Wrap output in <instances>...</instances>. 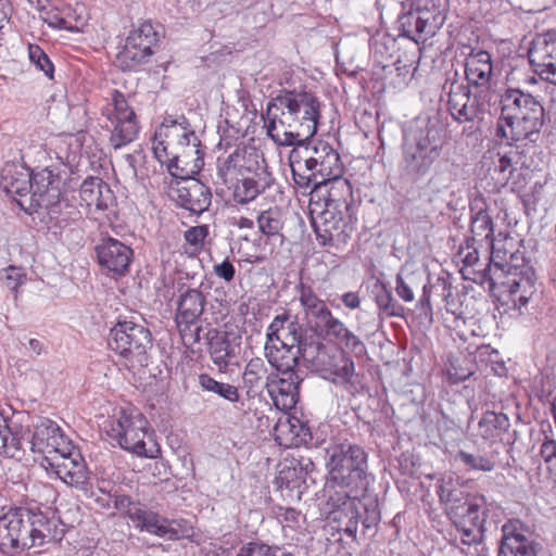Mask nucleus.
<instances>
[{
  "label": "nucleus",
  "instance_id": "4468645a",
  "mask_svg": "<svg viewBox=\"0 0 556 556\" xmlns=\"http://www.w3.org/2000/svg\"><path fill=\"white\" fill-rule=\"evenodd\" d=\"M356 220L355 212L325 207L312 223L321 245L341 249L352 238Z\"/></svg>",
  "mask_w": 556,
  "mask_h": 556
},
{
  "label": "nucleus",
  "instance_id": "09e8293b",
  "mask_svg": "<svg viewBox=\"0 0 556 556\" xmlns=\"http://www.w3.org/2000/svg\"><path fill=\"white\" fill-rule=\"evenodd\" d=\"M498 556H521V522L508 520L502 527Z\"/></svg>",
  "mask_w": 556,
  "mask_h": 556
},
{
  "label": "nucleus",
  "instance_id": "f8f14e48",
  "mask_svg": "<svg viewBox=\"0 0 556 556\" xmlns=\"http://www.w3.org/2000/svg\"><path fill=\"white\" fill-rule=\"evenodd\" d=\"M159 41V33L153 25L150 22L141 23L129 33L123 49L116 54V66L123 72L138 71L149 62Z\"/></svg>",
  "mask_w": 556,
  "mask_h": 556
},
{
  "label": "nucleus",
  "instance_id": "680f3d73",
  "mask_svg": "<svg viewBox=\"0 0 556 556\" xmlns=\"http://www.w3.org/2000/svg\"><path fill=\"white\" fill-rule=\"evenodd\" d=\"M113 508L132 522L134 511L140 509L142 503L134 501L129 495L121 493L117 490L113 492Z\"/></svg>",
  "mask_w": 556,
  "mask_h": 556
},
{
  "label": "nucleus",
  "instance_id": "0e129e2a",
  "mask_svg": "<svg viewBox=\"0 0 556 556\" xmlns=\"http://www.w3.org/2000/svg\"><path fill=\"white\" fill-rule=\"evenodd\" d=\"M224 124L226 125L225 127L222 125L218 126L220 136L217 143V149L223 150L222 153H229L238 146L237 141L242 138V135L240 134L239 129L230 126L227 119L224 121Z\"/></svg>",
  "mask_w": 556,
  "mask_h": 556
},
{
  "label": "nucleus",
  "instance_id": "e433bc0d",
  "mask_svg": "<svg viewBox=\"0 0 556 556\" xmlns=\"http://www.w3.org/2000/svg\"><path fill=\"white\" fill-rule=\"evenodd\" d=\"M275 181L269 170L258 172L257 174L239 176L229 181L232 188V197L238 204H247L255 200L261 193L269 189Z\"/></svg>",
  "mask_w": 556,
  "mask_h": 556
},
{
  "label": "nucleus",
  "instance_id": "338daca9",
  "mask_svg": "<svg viewBox=\"0 0 556 556\" xmlns=\"http://www.w3.org/2000/svg\"><path fill=\"white\" fill-rule=\"evenodd\" d=\"M42 20L49 27L53 29L68 31L77 30V27L74 26L73 23L56 8H52L46 11Z\"/></svg>",
  "mask_w": 556,
  "mask_h": 556
},
{
  "label": "nucleus",
  "instance_id": "c03bdc74",
  "mask_svg": "<svg viewBox=\"0 0 556 556\" xmlns=\"http://www.w3.org/2000/svg\"><path fill=\"white\" fill-rule=\"evenodd\" d=\"M39 215L48 217L49 223L54 226H66L80 217L77 206L66 197V192L62 191L58 199H54Z\"/></svg>",
  "mask_w": 556,
  "mask_h": 556
},
{
  "label": "nucleus",
  "instance_id": "72a5a7b5",
  "mask_svg": "<svg viewBox=\"0 0 556 556\" xmlns=\"http://www.w3.org/2000/svg\"><path fill=\"white\" fill-rule=\"evenodd\" d=\"M315 340L316 337L311 336L309 343H302L300 345L288 344L287 346L285 344L279 346V344L265 343V356L268 363L278 371L290 372V370H294L300 363H303L305 366L304 353H306V349L314 346Z\"/></svg>",
  "mask_w": 556,
  "mask_h": 556
},
{
  "label": "nucleus",
  "instance_id": "603ef678",
  "mask_svg": "<svg viewBox=\"0 0 556 556\" xmlns=\"http://www.w3.org/2000/svg\"><path fill=\"white\" fill-rule=\"evenodd\" d=\"M470 232L471 237L467 239L472 242L485 240L488 243H491V240L494 239L493 220L484 206H479L471 216Z\"/></svg>",
  "mask_w": 556,
  "mask_h": 556
},
{
  "label": "nucleus",
  "instance_id": "c756f323",
  "mask_svg": "<svg viewBox=\"0 0 556 556\" xmlns=\"http://www.w3.org/2000/svg\"><path fill=\"white\" fill-rule=\"evenodd\" d=\"M311 336L303 329L296 317L285 312L277 315L270 323L266 333V343L279 344V346H282V344L286 346L288 344L300 345L309 343Z\"/></svg>",
  "mask_w": 556,
  "mask_h": 556
},
{
  "label": "nucleus",
  "instance_id": "ddd939ff",
  "mask_svg": "<svg viewBox=\"0 0 556 556\" xmlns=\"http://www.w3.org/2000/svg\"><path fill=\"white\" fill-rule=\"evenodd\" d=\"M217 176L229 184L239 176L268 170L264 154L255 146L240 142L229 153H220L216 159Z\"/></svg>",
  "mask_w": 556,
  "mask_h": 556
},
{
  "label": "nucleus",
  "instance_id": "de8ad7c7",
  "mask_svg": "<svg viewBox=\"0 0 556 556\" xmlns=\"http://www.w3.org/2000/svg\"><path fill=\"white\" fill-rule=\"evenodd\" d=\"M167 518L159 513L148 509L144 504L134 511L132 523L141 532H148L152 535L163 539Z\"/></svg>",
  "mask_w": 556,
  "mask_h": 556
},
{
  "label": "nucleus",
  "instance_id": "412c9836",
  "mask_svg": "<svg viewBox=\"0 0 556 556\" xmlns=\"http://www.w3.org/2000/svg\"><path fill=\"white\" fill-rule=\"evenodd\" d=\"M204 339L211 361L219 371L225 372L240 354L241 334L236 331L208 328Z\"/></svg>",
  "mask_w": 556,
  "mask_h": 556
},
{
  "label": "nucleus",
  "instance_id": "ea45409f",
  "mask_svg": "<svg viewBox=\"0 0 556 556\" xmlns=\"http://www.w3.org/2000/svg\"><path fill=\"white\" fill-rule=\"evenodd\" d=\"M437 494L440 502L446 506L450 519H460L462 508L473 500L458 480L452 478L441 480L437 486Z\"/></svg>",
  "mask_w": 556,
  "mask_h": 556
},
{
  "label": "nucleus",
  "instance_id": "f704fd0d",
  "mask_svg": "<svg viewBox=\"0 0 556 556\" xmlns=\"http://www.w3.org/2000/svg\"><path fill=\"white\" fill-rule=\"evenodd\" d=\"M281 376L273 374L267 393L276 407L289 410L295 407L299 401L301 379L295 370L280 371Z\"/></svg>",
  "mask_w": 556,
  "mask_h": 556
},
{
  "label": "nucleus",
  "instance_id": "a211bd4d",
  "mask_svg": "<svg viewBox=\"0 0 556 556\" xmlns=\"http://www.w3.org/2000/svg\"><path fill=\"white\" fill-rule=\"evenodd\" d=\"M63 186V178L56 168L45 167L34 172L31 176V189L27 205L25 201L16 200V203L28 214H39L54 199L60 197Z\"/></svg>",
  "mask_w": 556,
  "mask_h": 556
},
{
  "label": "nucleus",
  "instance_id": "a878e982",
  "mask_svg": "<svg viewBox=\"0 0 556 556\" xmlns=\"http://www.w3.org/2000/svg\"><path fill=\"white\" fill-rule=\"evenodd\" d=\"M289 153V166L295 186L305 193L307 190L315 191L329 181L326 176H320L319 167L315 164L307 152L295 142L291 144Z\"/></svg>",
  "mask_w": 556,
  "mask_h": 556
},
{
  "label": "nucleus",
  "instance_id": "8fccbe9b",
  "mask_svg": "<svg viewBox=\"0 0 556 556\" xmlns=\"http://www.w3.org/2000/svg\"><path fill=\"white\" fill-rule=\"evenodd\" d=\"M544 109L531 94L523 93V137L530 138L543 126Z\"/></svg>",
  "mask_w": 556,
  "mask_h": 556
},
{
  "label": "nucleus",
  "instance_id": "6e6552de",
  "mask_svg": "<svg viewBox=\"0 0 556 556\" xmlns=\"http://www.w3.org/2000/svg\"><path fill=\"white\" fill-rule=\"evenodd\" d=\"M101 115L105 118L104 128L110 132L109 143L114 150L137 140L141 129L139 117L124 92L113 89Z\"/></svg>",
  "mask_w": 556,
  "mask_h": 556
},
{
  "label": "nucleus",
  "instance_id": "c9c22d12",
  "mask_svg": "<svg viewBox=\"0 0 556 556\" xmlns=\"http://www.w3.org/2000/svg\"><path fill=\"white\" fill-rule=\"evenodd\" d=\"M175 324L201 321L206 305V296L199 288H191L182 283L178 288L176 299Z\"/></svg>",
  "mask_w": 556,
  "mask_h": 556
},
{
  "label": "nucleus",
  "instance_id": "69168bd1",
  "mask_svg": "<svg viewBox=\"0 0 556 556\" xmlns=\"http://www.w3.org/2000/svg\"><path fill=\"white\" fill-rule=\"evenodd\" d=\"M416 71L417 66L414 61L397 59L394 62L395 78L393 84L399 87L407 86Z\"/></svg>",
  "mask_w": 556,
  "mask_h": 556
},
{
  "label": "nucleus",
  "instance_id": "f257e3e1",
  "mask_svg": "<svg viewBox=\"0 0 556 556\" xmlns=\"http://www.w3.org/2000/svg\"><path fill=\"white\" fill-rule=\"evenodd\" d=\"M326 481L324 492L331 507L336 530L350 542H356L358 525L375 529L381 520L378 495L370 492L375 478L368 471V454L348 440L331 442L325 448Z\"/></svg>",
  "mask_w": 556,
  "mask_h": 556
},
{
  "label": "nucleus",
  "instance_id": "39448f33",
  "mask_svg": "<svg viewBox=\"0 0 556 556\" xmlns=\"http://www.w3.org/2000/svg\"><path fill=\"white\" fill-rule=\"evenodd\" d=\"M448 0H405L397 16L399 36L425 43L444 25Z\"/></svg>",
  "mask_w": 556,
  "mask_h": 556
},
{
  "label": "nucleus",
  "instance_id": "79ce46f5",
  "mask_svg": "<svg viewBox=\"0 0 556 556\" xmlns=\"http://www.w3.org/2000/svg\"><path fill=\"white\" fill-rule=\"evenodd\" d=\"M342 176L343 175L329 177V181L324 185L329 186L326 207H334L340 211L356 213L357 205L354 199L352 185L349 179L343 178Z\"/></svg>",
  "mask_w": 556,
  "mask_h": 556
},
{
  "label": "nucleus",
  "instance_id": "2f4dec72",
  "mask_svg": "<svg viewBox=\"0 0 556 556\" xmlns=\"http://www.w3.org/2000/svg\"><path fill=\"white\" fill-rule=\"evenodd\" d=\"M315 470L316 466L309 457L301 456L299 459L285 460V463L280 464L275 483L280 490H298V495L300 496L303 493L301 490L302 485L306 484L307 479H311V475Z\"/></svg>",
  "mask_w": 556,
  "mask_h": 556
},
{
  "label": "nucleus",
  "instance_id": "f3484780",
  "mask_svg": "<svg viewBox=\"0 0 556 556\" xmlns=\"http://www.w3.org/2000/svg\"><path fill=\"white\" fill-rule=\"evenodd\" d=\"M187 134L192 135V126L184 114L164 116L153 140V154L161 165L178 159L179 139Z\"/></svg>",
  "mask_w": 556,
  "mask_h": 556
},
{
  "label": "nucleus",
  "instance_id": "864d4df0",
  "mask_svg": "<svg viewBox=\"0 0 556 556\" xmlns=\"http://www.w3.org/2000/svg\"><path fill=\"white\" fill-rule=\"evenodd\" d=\"M198 381L203 391L214 393L231 403H236L240 399L237 387L217 381L208 374H200Z\"/></svg>",
  "mask_w": 556,
  "mask_h": 556
},
{
  "label": "nucleus",
  "instance_id": "5701e85b",
  "mask_svg": "<svg viewBox=\"0 0 556 556\" xmlns=\"http://www.w3.org/2000/svg\"><path fill=\"white\" fill-rule=\"evenodd\" d=\"M174 178L177 180L175 187H172V197L180 207L195 215L208 210L212 202V192L208 186L193 178V175Z\"/></svg>",
  "mask_w": 556,
  "mask_h": 556
},
{
  "label": "nucleus",
  "instance_id": "2eb2a0df",
  "mask_svg": "<svg viewBox=\"0 0 556 556\" xmlns=\"http://www.w3.org/2000/svg\"><path fill=\"white\" fill-rule=\"evenodd\" d=\"M481 417L478 420V424L475 428V437L482 440L484 443L493 445L495 443L502 442L504 443L505 435L507 437V441L504 444V448L507 454L510 455L513 463L517 464V458L514 455V441H510V435L508 434V430L510 428V421L506 413H504V405L502 403L492 404H483Z\"/></svg>",
  "mask_w": 556,
  "mask_h": 556
},
{
  "label": "nucleus",
  "instance_id": "aec40b11",
  "mask_svg": "<svg viewBox=\"0 0 556 556\" xmlns=\"http://www.w3.org/2000/svg\"><path fill=\"white\" fill-rule=\"evenodd\" d=\"M29 508H11L0 517V551L16 555L29 549Z\"/></svg>",
  "mask_w": 556,
  "mask_h": 556
},
{
  "label": "nucleus",
  "instance_id": "c85d7f7f",
  "mask_svg": "<svg viewBox=\"0 0 556 556\" xmlns=\"http://www.w3.org/2000/svg\"><path fill=\"white\" fill-rule=\"evenodd\" d=\"M29 548L42 546L48 543H59L64 536L63 522L54 515L49 517L46 513L29 508Z\"/></svg>",
  "mask_w": 556,
  "mask_h": 556
},
{
  "label": "nucleus",
  "instance_id": "bf43d9fd",
  "mask_svg": "<svg viewBox=\"0 0 556 556\" xmlns=\"http://www.w3.org/2000/svg\"><path fill=\"white\" fill-rule=\"evenodd\" d=\"M295 293L303 308L304 316L308 315L315 307L325 303V301L316 294L313 287L302 280L295 286Z\"/></svg>",
  "mask_w": 556,
  "mask_h": 556
},
{
  "label": "nucleus",
  "instance_id": "423d86ee",
  "mask_svg": "<svg viewBox=\"0 0 556 556\" xmlns=\"http://www.w3.org/2000/svg\"><path fill=\"white\" fill-rule=\"evenodd\" d=\"M305 352L306 368L319 374L325 380L342 388L352 396L361 392V377L355 371L353 359L344 351L330 354L326 345L316 338L314 346H309Z\"/></svg>",
  "mask_w": 556,
  "mask_h": 556
},
{
  "label": "nucleus",
  "instance_id": "393cba45",
  "mask_svg": "<svg viewBox=\"0 0 556 556\" xmlns=\"http://www.w3.org/2000/svg\"><path fill=\"white\" fill-rule=\"evenodd\" d=\"M539 445H532L529 451L530 464L527 475L530 480L539 483L556 482V441L549 440L544 433H538Z\"/></svg>",
  "mask_w": 556,
  "mask_h": 556
},
{
  "label": "nucleus",
  "instance_id": "6e6d98bb",
  "mask_svg": "<svg viewBox=\"0 0 556 556\" xmlns=\"http://www.w3.org/2000/svg\"><path fill=\"white\" fill-rule=\"evenodd\" d=\"M194 534V528L189 520L167 518L163 539L170 541L187 539L192 541Z\"/></svg>",
  "mask_w": 556,
  "mask_h": 556
},
{
  "label": "nucleus",
  "instance_id": "052dcab7",
  "mask_svg": "<svg viewBox=\"0 0 556 556\" xmlns=\"http://www.w3.org/2000/svg\"><path fill=\"white\" fill-rule=\"evenodd\" d=\"M471 362L469 359H454L450 362L448 367L446 368V378L450 384H458L468 378H470L475 370L470 365Z\"/></svg>",
  "mask_w": 556,
  "mask_h": 556
},
{
  "label": "nucleus",
  "instance_id": "4c0bfd02",
  "mask_svg": "<svg viewBox=\"0 0 556 556\" xmlns=\"http://www.w3.org/2000/svg\"><path fill=\"white\" fill-rule=\"evenodd\" d=\"M465 79L475 89L488 88L493 75L492 56L486 50H475L467 54L464 63Z\"/></svg>",
  "mask_w": 556,
  "mask_h": 556
},
{
  "label": "nucleus",
  "instance_id": "a19ab883",
  "mask_svg": "<svg viewBox=\"0 0 556 556\" xmlns=\"http://www.w3.org/2000/svg\"><path fill=\"white\" fill-rule=\"evenodd\" d=\"M273 374L268 372V368L261 357L251 358L243 370L242 383L247 389L249 397L261 395L264 390H268Z\"/></svg>",
  "mask_w": 556,
  "mask_h": 556
},
{
  "label": "nucleus",
  "instance_id": "58836bf2",
  "mask_svg": "<svg viewBox=\"0 0 556 556\" xmlns=\"http://www.w3.org/2000/svg\"><path fill=\"white\" fill-rule=\"evenodd\" d=\"M527 55L534 73L535 70H551L556 64V31L536 35Z\"/></svg>",
  "mask_w": 556,
  "mask_h": 556
},
{
  "label": "nucleus",
  "instance_id": "473e14b6",
  "mask_svg": "<svg viewBox=\"0 0 556 556\" xmlns=\"http://www.w3.org/2000/svg\"><path fill=\"white\" fill-rule=\"evenodd\" d=\"M33 173L23 164L8 162L0 172V187L15 201L23 200L26 203L31 189Z\"/></svg>",
  "mask_w": 556,
  "mask_h": 556
},
{
  "label": "nucleus",
  "instance_id": "3c124183",
  "mask_svg": "<svg viewBox=\"0 0 556 556\" xmlns=\"http://www.w3.org/2000/svg\"><path fill=\"white\" fill-rule=\"evenodd\" d=\"M0 455L22 460L25 456L24 442L18 433L0 420Z\"/></svg>",
  "mask_w": 556,
  "mask_h": 556
},
{
  "label": "nucleus",
  "instance_id": "b1692460",
  "mask_svg": "<svg viewBox=\"0 0 556 556\" xmlns=\"http://www.w3.org/2000/svg\"><path fill=\"white\" fill-rule=\"evenodd\" d=\"M177 160H169L165 166L173 177H186L198 174L204 165V152L201 141L192 128V135L187 134L179 139Z\"/></svg>",
  "mask_w": 556,
  "mask_h": 556
},
{
  "label": "nucleus",
  "instance_id": "cd10ccee",
  "mask_svg": "<svg viewBox=\"0 0 556 556\" xmlns=\"http://www.w3.org/2000/svg\"><path fill=\"white\" fill-rule=\"evenodd\" d=\"M29 443L34 453L54 456L60 452H64V448H67L72 442L64 435L55 421L42 417L34 425V432Z\"/></svg>",
  "mask_w": 556,
  "mask_h": 556
},
{
  "label": "nucleus",
  "instance_id": "9d476101",
  "mask_svg": "<svg viewBox=\"0 0 556 556\" xmlns=\"http://www.w3.org/2000/svg\"><path fill=\"white\" fill-rule=\"evenodd\" d=\"M490 247L494 276L496 279L506 278L501 281V286L504 289L503 293L511 298L519 291L521 282V269L518 263L521 258L519 256L521 239L500 232L491 240Z\"/></svg>",
  "mask_w": 556,
  "mask_h": 556
},
{
  "label": "nucleus",
  "instance_id": "37998d69",
  "mask_svg": "<svg viewBox=\"0 0 556 556\" xmlns=\"http://www.w3.org/2000/svg\"><path fill=\"white\" fill-rule=\"evenodd\" d=\"M256 225L261 235L265 237L266 243L277 240L280 243L283 242L285 214L279 206L275 205L261 211L256 216Z\"/></svg>",
  "mask_w": 556,
  "mask_h": 556
},
{
  "label": "nucleus",
  "instance_id": "dca6fc26",
  "mask_svg": "<svg viewBox=\"0 0 556 556\" xmlns=\"http://www.w3.org/2000/svg\"><path fill=\"white\" fill-rule=\"evenodd\" d=\"M42 467L54 473L65 484L78 489H85L89 480V471L80 452L70 443L64 452L54 456H45Z\"/></svg>",
  "mask_w": 556,
  "mask_h": 556
},
{
  "label": "nucleus",
  "instance_id": "7ed1b4c3",
  "mask_svg": "<svg viewBox=\"0 0 556 556\" xmlns=\"http://www.w3.org/2000/svg\"><path fill=\"white\" fill-rule=\"evenodd\" d=\"M448 140L447 130L438 113H422L415 117L402 144V165L415 179L427 175L440 159Z\"/></svg>",
  "mask_w": 556,
  "mask_h": 556
},
{
  "label": "nucleus",
  "instance_id": "0eeeda50",
  "mask_svg": "<svg viewBox=\"0 0 556 556\" xmlns=\"http://www.w3.org/2000/svg\"><path fill=\"white\" fill-rule=\"evenodd\" d=\"M109 348L128 369L148 366V350L152 348L149 328L132 320L118 321L110 331Z\"/></svg>",
  "mask_w": 556,
  "mask_h": 556
},
{
  "label": "nucleus",
  "instance_id": "4d7b16f0",
  "mask_svg": "<svg viewBox=\"0 0 556 556\" xmlns=\"http://www.w3.org/2000/svg\"><path fill=\"white\" fill-rule=\"evenodd\" d=\"M29 62L50 80L54 79V65L45 50L37 43H28Z\"/></svg>",
  "mask_w": 556,
  "mask_h": 556
},
{
  "label": "nucleus",
  "instance_id": "1a4fd4ad",
  "mask_svg": "<svg viewBox=\"0 0 556 556\" xmlns=\"http://www.w3.org/2000/svg\"><path fill=\"white\" fill-rule=\"evenodd\" d=\"M108 437L121 448L137 456L153 458L146 447V438L150 435L148 419L136 408L121 409L105 426Z\"/></svg>",
  "mask_w": 556,
  "mask_h": 556
},
{
  "label": "nucleus",
  "instance_id": "f03ea898",
  "mask_svg": "<svg viewBox=\"0 0 556 556\" xmlns=\"http://www.w3.org/2000/svg\"><path fill=\"white\" fill-rule=\"evenodd\" d=\"M321 106L319 98L306 88H282L267 102L263 115L267 136L277 146H291L314 137Z\"/></svg>",
  "mask_w": 556,
  "mask_h": 556
},
{
  "label": "nucleus",
  "instance_id": "a18cd8bd",
  "mask_svg": "<svg viewBox=\"0 0 556 556\" xmlns=\"http://www.w3.org/2000/svg\"><path fill=\"white\" fill-rule=\"evenodd\" d=\"M371 292L380 319L405 316L404 306L394 299L391 289L386 283L377 281Z\"/></svg>",
  "mask_w": 556,
  "mask_h": 556
},
{
  "label": "nucleus",
  "instance_id": "4be33fe9",
  "mask_svg": "<svg viewBox=\"0 0 556 556\" xmlns=\"http://www.w3.org/2000/svg\"><path fill=\"white\" fill-rule=\"evenodd\" d=\"M94 252L101 268L113 278L124 276L134 257L129 245L108 235H101Z\"/></svg>",
  "mask_w": 556,
  "mask_h": 556
},
{
  "label": "nucleus",
  "instance_id": "9b49d317",
  "mask_svg": "<svg viewBox=\"0 0 556 556\" xmlns=\"http://www.w3.org/2000/svg\"><path fill=\"white\" fill-rule=\"evenodd\" d=\"M471 88L468 83L459 80L457 71L447 75L442 86L447 111L457 123L472 122L485 111L482 91L472 94Z\"/></svg>",
  "mask_w": 556,
  "mask_h": 556
},
{
  "label": "nucleus",
  "instance_id": "49530a36",
  "mask_svg": "<svg viewBox=\"0 0 556 556\" xmlns=\"http://www.w3.org/2000/svg\"><path fill=\"white\" fill-rule=\"evenodd\" d=\"M323 338L334 340L356 357H363L366 354L365 343L341 319L333 323L332 327Z\"/></svg>",
  "mask_w": 556,
  "mask_h": 556
},
{
  "label": "nucleus",
  "instance_id": "6ab92c4d",
  "mask_svg": "<svg viewBox=\"0 0 556 556\" xmlns=\"http://www.w3.org/2000/svg\"><path fill=\"white\" fill-rule=\"evenodd\" d=\"M80 206L94 219L116 217V198L110 186L100 177L88 176L79 188Z\"/></svg>",
  "mask_w": 556,
  "mask_h": 556
},
{
  "label": "nucleus",
  "instance_id": "bb28decb",
  "mask_svg": "<svg viewBox=\"0 0 556 556\" xmlns=\"http://www.w3.org/2000/svg\"><path fill=\"white\" fill-rule=\"evenodd\" d=\"M462 518H451L456 531L460 534V541L465 545L480 543L484 533L486 508L483 497L473 498L462 508Z\"/></svg>",
  "mask_w": 556,
  "mask_h": 556
},
{
  "label": "nucleus",
  "instance_id": "13d9d810",
  "mask_svg": "<svg viewBox=\"0 0 556 556\" xmlns=\"http://www.w3.org/2000/svg\"><path fill=\"white\" fill-rule=\"evenodd\" d=\"M456 460L464 464L468 469L492 471L495 468L494 455H475L465 451H459Z\"/></svg>",
  "mask_w": 556,
  "mask_h": 556
},
{
  "label": "nucleus",
  "instance_id": "7c9ffc66",
  "mask_svg": "<svg viewBox=\"0 0 556 556\" xmlns=\"http://www.w3.org/2000/svg\"><path fill=\"white\" fill-rule=\"evenodd\" d=\"M299 144L313 161L315 160V164L319 167L320 176L329 178L343 175L344 165L340 154L330 143L312 137L307 140H301Z\"/></svg>",
  "mask_w": 556,
  "mask_h": 556
},
{
  "label": "nucleus",
  "instance_id": "774afa93",
  "mask_svg": "<svg viewBox=\"0 0 556 556\" xmlns=\"http://www.w3.org/2000/svg\"><path fill=\"white\" fill-rule=\"evenodd\" d=\"M3 283L4 286L13 291L17 292V289L25 283L26 273L22 267L10 265L3 269Z\"/></svg>",
  "mask_w": 556,
  "mask_h": 556
},
{
  "label": "nucleus",
  "instance_id": "20e7f679",
  "mask_svg": "<svg viewBox=\"0 0 556 556\" xmlns=\"http://www.w3.org/2000/svg\"><path fill=\"white\" fill-rule=\"evenodd\" d=\"M506 89L501 94V115L497 121V136L506 142V149L500 153L498 168L506 180H518L521 175V89L518 85L516 68L506 75Z\"/></svg>",
  "mask_w": 556,
  "mask_h": 556
},
{
  "label": "nucleus",
  "instance_id": "5fc2aeb1",
  "mask_svg": "<svg viewBox=\"0 0 556 556\" xmlns=\"http://www.w3.org/2000/svg\"><path fill=\"white\" fill-rule=\"evenodd\" d=\"M305 318L315 333L321 338L332 327L333 323L339 319L332 314L326 302L315 307Z\"/></svg>",
  "mask_w": 556,
  "mask_h": 556
},
{
  "label": "nucleus",
  "instance_id": "e2e57ef3",
  "mask_svg": "<svg viewBox=\"0 0 556 556\" xmlns=\"http://www.w3.org/2000/svg\"><path fill=\"white\" fill-rule=\"evenodd\" d=\"M179 336L186 346H192L200 343L204 336L201 321H191L176 325Z\"/></svg>",
  "mask_w": 556,
  "mask_h": 556
}]
</instances>
